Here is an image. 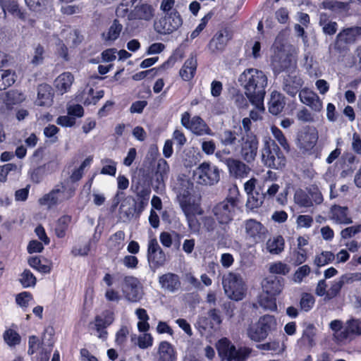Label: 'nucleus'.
Instances as JSON below:
<instances>
[{"mask_svg": "<svg viewBox=\"0 0 361 361\" xmlns=\"http://www.w3.org/2000/svg\"><path fill=\"white\" fill-rule=\"evenodd\" d=\"M174 190L179 206L187 217L190 231L194 233L198 231L199 224L195 216L201 215L202 209L200 207V196L193 192L192 183L187 179L179 178L175 184Z\"/></svg>", "mask_w": 361, "mask_h": 361, "instance_id": "1", "label": "nucleus"}, {"mask_svg": "<svg viewBox=\"0 0 361 361\" xmlns=\"http://www.w3.org/2000/svg\"><path fill=\"white\" fill-rule=\"evenodd\" d=\"M238 81L243 86L247 99H264L267 78L263 72L254 68L247 69L241 73Z\"/></svg>", "mask_w": 361, "mask_h": 361, "instance_id": "2", "label": "nucleus"}, {"mask_svg": "<svg viewBox=\"0 0 361 361\" xmlns=\"http://www.w3.org/2000/svg\"><path fill=\"white\" fill-rule=\"evenodd\" d=\"M75 190L69 183H63L57 185L50 192L40 197L38 200V203L40 206H44L50 209L71 198L74 195Z\"/></svg>", "mask_w": 361, "mask_h": 361, "instance_id": "3", "label": "nucleus"}, {"mask_svg": "<svg viewBox=\"0 0 361 361\" xmlns=\"http://www.w3.org/2000/svg\"><path fill=\"white\" fill-rule=\"evenodd\" d=\"M216 348L222 361H245L250 352L247 348H236L226 338L219 340Z\"/></svg>", "mask_w": 361, "mask_h": 361, "instance_id": "4", "label": "nucleus"}, {"mask_svg": "<svg viewBox=\"0 0 361 361\" xmlns=\"http://www.w3.org/2000/svg\"><path fill=\"white\" fill-rule=\"evenodd\" d=\"M192 179L197 184L213 186L219 181V169L209 161H203L192 171Z\"/></svg>", "mask_w": 361, "mask_h": 361, "instance_id": "5", "label": "nucleus"}, {"mask_svg": "<svg viewBox=\"0 0 361 361\" xmlns=\"http://www.w3.org/2000/svg\"><path fill=\"white\" fill-rule=\"evenodd\" d=\"M223 288L228 298L233 300H241L245 295V285L240 275L228 273L223 277Z\"/></svg>", "mask_w": 361, "mask_h": 361, "instance_id": "6", "label": "nucleus"}, {"mask_svg": "<svg viewBox=\"0 0 361 361\" xmlns=\"http://www.w3.org/2000/svg\"><path fill=\"white\" fill-rule=\"evenodd\" d=\"M263 164L273 169L279 170L285 167L286 158L274 142H265L261 152Z\"/></svg>", "mask_w": 361, "mask_h": 361, "instance_id": "7", "label": "nucleus"}, {"mask_svg": "<svg viewBox=\"0 0 361 361\" xmlns=\"http://www.w3.org/2000/svg\"><path fill=\"white\" fill-rule=\"evenodd\" d=\"M235 207H236L235 199L228 197L216 204L212 209V213L219 224L228 225L234 217Z\"/></svg>", "mask_w": 361, "mask_h": 361, "instance_id": "8", "label": "nucleus"}, {"mask_svg": "<svg viewBox=\"0 0 361 361\" xmlns=\"http://www.w3.org/2000/svg\"><path fill=\"white\" fill-rule=\"evenodd\" d=\"M180 123L185 129L190 130L192 134L197 136L212 135V131L209 126L201 117L195 116L190 118L189 112H183L181 114Z\"/></svg>", "mask_w": 361, "mask_h": 361, "instance_id": "9", "label": "nucleus"}, {"mask_svg": "<svg viewBox=\"0 0 361 361\" xmlns=\"http://www.w3.org/2000/svg\"><path fill=\"white\" fill-rule=\"evenodd\" d=\"M243 231L245 239L255 243H259L266 238L267 228L256 219H249L243 221Z\"/></svg>", "mask_w": 361, "mask_h": 361, "instance_id": "10", "label": "nucleus"}, {"mask_svg": "<svg viewBox=\"0 0 361 361\" xmlns=\"http://www.w3.org/2000/svg\"><path fill=\"white\" fill-rule=\"evenodd\" d=\"M121 291L124 299L130 302H139L142 298V285L137 278L132 276L123 278Z\"/></svg>", "mask_w": 361, "mask_h": 361, "instance_id": "11", "label": "nucleus"}, {"mask_svg": "<svg viewBox=\"0 0 361 361\" xmlns=\"http://www.w3.org/2000/svg\"><path fill=\"white\" fill-rule=\"evenodd\" d=\"M182 25V20L177 11H172L154 24L155 31L161 35L171 34Z\"/></svg>", "mask_w": 361, "mask_h": 361, "instance_id": "12", "label": "nucleus"}, {"mask_svg": "<svg viewBox=\"0 0 361 361\" xmlns=\"http://www.w3.org/2000/svg\"><path fill=\"white\" fill-rule=\"evenodd\" d=\"M258 152V140L253 133H247L241 137L240 156L247 164L254 161Z\"/></svg>", "mask_w": 361, "mask_h": 361, "instance_id": "13", "label": "nucleus"}, {"mask_svg": "<svg viewBox=\"0 0 361 361\" xmlns=\"http://www.w3.org/2000/svg\"><path fill=\"white\" fill-rule=\"evenodd\" d=\"M114 322V312L106 310L97 315L94 318V321L90 323V329L94 331V334L97 337L105 339L106 338L107 332L105 330L107 326L112 324Z\"/></svg>", "mask_w": 361, "mask_h": 361, "instance_id": "14", "label": "nucleus"}, {"mask_svg": "<svg viewBox=\"0 0 361 361\" xmlns=\"http://www.w3.org/2000/svg\"><path fill=\"white\" fill-rule=\"evenodd\" d=\"M293 200L298 207L308 208L312 207L313 204H320L323 201V197L321 192L317 190L308 193L300 189L295 191Z\"/></svg>", "mask_w": 361, "mask_h": 361, "instance_id": "15", "label": "nucleus"}, {"mask_svg": "<svg viewBox=\"0 0 361 361\" xmlns=\"http://www.w3.org/2000/svg\"><path fill=\"white\" fill-rule=\"evenodd\" d=\"M147 259L157 267L163 266L166 262V255L155 238H150L148 241Z\"/></svg>", "mask_w": 361, "mask_h": 361, "instance_id": "16", "label": "nucleus"}, {"mask_svg": "<svg viewBox=\"0 0 361 361\" xmlns=\"http://www.w3.org/2000/svg\"><path fill=\"white\" fill-rule=\"evenodd\" d=\"M309 244V237L300 236L296 239V247L291 253L292 263L295 266L302 264L307 261V249L305 248Z\"/></svg>", "mask_w": 361, "mask_h": 361, "instance_id": "17", "label": "nucleus"}, {"mask_svg": "<svg viewBox=\"0 0 361 361\" xmlns=\"http://www.w3.org/2000/svg\"><path fill=\"white\" fill-rule=\"evenodd\" d=\"M298 97L300 102L310 107L312 111L318 113L322 110V101L314 91L307 88L302 89Z\"/></svg>", "mask_w": 361, "mask_h": 361, "instance_id": "18", "label": "nucleus"}, {"mask_svg": "<svg viewBox=\"0 0 361 361\" xmlns=\"http://www.w3.org/2000/svg\"><path fill=\"white\" fill-rule=\"evenodd\" d=\"M302 79H301L296 71H293L284 78V82H283V90L289 96L295 97L296 94L302 86Z\"/></svg>", "mask_w": 361, "mask_h": 361, "instance_id": "19", "label": "nucleus"}, {"mask_svg": "<svg viewBox=\"0 0 361 361\" xmlns=\"http://www.w3.org/2000/svg\"><path fill=\"white\" fill-rule=\"evenodd\" d=\"M317 140L318 132L316 128L309 127L298 137V145L305 151H310L316 145Z\"/></svg>", "mask_w": 361, "mask_h": 361, "instance_id": "20", "label": "nucleus"}, {"mask_svg": "<svg viewBox=\"0 0 361 361\" xmlns=\"http://www.w3.org/2000/svg\"><path fill=\"white\" fill-rule=\"evenodd\" d=\"M154 16V8L147 4H136L134 9L130 10V20H140L150 21Z\"/></svg>", "mask_w": 361, "mask_h": 361, "instance_id": "21", "label": "nucleus"}, {"mask_svg": "<svg viewBox=\"0 0 361 361\" xmlns=\"http://www.w3.org/2000/svg\"><path fill=\"white\" fill-rule=\"evenodd\" d=\"M231 39V35L226 30L216 33L209 43V51L212 53H220L225 49L226 45Z\"/></svg>", "mask_w": 361, "mask_h": 361, "instance_id": "22", "label": "nucleus"}, {"mask_svg": "<svg viewBox=\"0 0 361 361\" xmlns=\"http://www.w3.org/2000/svg\"><path fill=\"white\" fill-rule=\"evenodd\" d=\"M273 66L276 71H288L295 68V61L283 51L273 56Z\"/></svg>", "mask_w": 361, "mask_h": 361, "instance_id": "23", "label": "nucleus"}, {"mask_svg": "<svg viewBox=\"0 0 361 361\" xmlns=\"http://www.w3.org/2000/svg\"><path fill=\"white\" fill-rule=\"evenodd\" d=\"M283 288V279L277 277H267L262 281V290L269 296L276 297Z\"/></svg>", "mask_w": 361, "mask_h": 361, "instance_id": "24", "label": "nucleus"}, {"mask_svg": "<svg viewBox=\"0 0 361 361\" xmlns=\"http://www.w3.org/2000/svg\"><path fill=\"white\" fill-rule=\"evenodd\" d=\"M361 37V27H353L346 28L339 32L337 35V40H336V46L338 48L342 44H352L357 40Z\"/></svg>", "mask_w": 361, "mask_h": 361, "instance_id": "25", "label": "nucleus"}, {"mask_svg": "<svg viewBox=\"0 0 361 361\" xmlns=\"http://www.w3.org/2000/svg\"><path fill=\"white\" fill-rule=\"evenodd\" d=\"M226 165H227L230 174L236 178H245L250 171V169L247 165L235 159H227L226 160Z\"/></svg>", "mask_w": 361, "mask_h": 361, "instance_id": "26", "label": "nucleus"}, {"mask_svg": "<svg viewBox=\"0 0 361 361\" xmlns=\"http://www.w3.org/2000/svg\"><path fill=\"white\" fill-rule=\"evenodd\" d=\"M361 336V319L351 318L344 323L343 333L341 338H345V341L352 340Z\"/></svg>", "mask_w": 361, "mask_h": 361, "instance_id": "27", "label": "nucleus"}, {"mask_svg": "<svg viewBox=\"0 0 361 361\" xmlns=\"http://www.w3.org/2000/svg\"><path fill=\"white\" fill-rule=\"evenodd\" d=\"M330 219L333 222L339 224H350L352 223L351 217L349 216L347 207L340 205H333L330 209Z\"/></svg>", "mask_w": 361, "mask_h": 361, "instance_id": "28", "label": "nucleus"}, {"mask_svg": "<svg viewBox=\"0 0 361 361\" xmlns=\"http://www.w3.org/2000/svg\"><path fill=\"white\" fill-rule=\"evenodd\" d=\"M51 104H53V90H51V86L47 84H42L38 86L36 105L49 106Z\"/></svg>", "mask_w": 361, "mask_h": 361, "instance_id": "29", "label": "nucleus"}, {"mask_svg": "<svg viewBox=\"0 0 361 361\" xmlns=\"http://www.w3.org/2000/svg\"><path fill=\"white\" fill-rule=\"evenodd\" d=\"M159 283L161 288L170 293H174L180 287L179 277L172 273H166L159 276Z\"/></svg>", "mask_w": 361, "mask_h": 361, "instance_id": "30", "label": "nucleus"}, {"mask_svg": "<svg viewBox=\"0 0 361 361\" xmlns=\"http://www.w3.org/2000/svg\"><path fill=\"white\" fill-rule=\"evenodd\" d=\"M196 71L197 59L191 56L183 63V67L179 71V76L185 81H190L195 77Z\"/></svg>", "mask_w": 361, "mask_h": 361, "instance_id": "31", "label": "nucleus"}, {"mask_svg": "<svg viewBox=\"0 0 361 361\" xmlns=\"http://www.w3.org/2000/svg\"><path fill=\"white\" fill-rule=\"evenodd\" d=\"M73 75L69 72H64L55 79V87L60 94H63L68 92L73 82Z\"/></svg>", "mask_w": 361, "mask_h": 361, "instance_id": "32", "label": "nucleus"}, {"mask_svg": "<svg viewBox=\"0 0 361 361\" xmlns=\"http://www.w3.org/2000/svg\"><path fill=\"white\" fill-rule=\"evenodd\" d=\"M159 361H176L177 357L174 348L167 341H162L157 349Z\"/></svg>", "mask_w": 361, "mask_h": 361, "instance_id": "33", "label": "nucleus"}, {"mask_svg": "<svg viewBox=\"0 0 361 361\" xmlns=\"http://www.w3.org/2000/svg\"><path fill=\"white\" fill-rule=\"evenodd\" d=\"M254 326L260 328V329L273 333L276 331L277 322L274 316L264 314L258 319L257 323Z\"/></svg>", "mask_w": 361, "mask_h": 361, "instance_id": "34", "label": "nucleus"}, {"mask_svg": "<svg viewBox=\"0 0 361 361\" xmlns=\"http://www.w3.org/2000/svg\"><path fill=\"white\" fill-rule=\"evenodd\" d=\"M285 106V99L283 94L274 91L271 95V100H269V113L274 115H278L283 110Z\"/></svg>", "mask_w": 361, "mask_h": 361, "instance_id": "35", "label": "nucleus"}, {"mask_svg": "<svg viewBox=\"0 0 361 361\" xmlns=\"http://www.w3.org/2000/svg\"><path fill=\"white\" fill-rule=\"evenodd\" d=\"M283 246H285V241L280 235L274 236L267 241V250L271 255H276L282 252Z\"/></svg>", "mask_w": 361, "mask_h": 361, "instance_id": "36", "label": "nucleus"}, {"mask_svg": "<svg viewBox=\"0 0 361 361\" xmlns=\"http://www.w3.org/2000/svg\"><path fill=\"white\" fill-rule=\"evenodd\" d=\"M140 0H123L120 3L116 8V16L119 18H128L129 20V13L133 11L135 5L139 4Z\"/></svg>", "mask_w": 361, "mask_h": 361, "instance_id": "37", "label": "nucleus"}, {"mask_svg": "<svg viewBox=\"0 0 361 361\" xmlns=\"http://www.w3.org/2000/svg\"><path fill=\"white\" fill-rule=\"evenodd\" d=\"M0 5H1L4 16H6V13H8L14 17H17L22 20L25 19V13L19 10L18 5L16 1H6L0 0Z\"/></svg>", "mask_w": 361, "mask_h": 361, "instance_id": "38", "label": "nucleus"}, {"mask_svg": "<svg viewBox=\"0 0 361 361\" xmlns=\"http://www.w3.org/2000/svg\"><path fill=\"white\" fill-rule=\"evenodd\" d=\"M135 315L138 319V323H137V329L139 332H147L150 329V325L149 324V316L146 310L143 308H137L135 310Z\"/></svg>", "mask_w": 361, "mask_h": 361, "instance_id": "39", "label": "nucleus"}, {"mask_svg": "<svg viewBox=\"0 0 361 361\" xmlns=\"http://www.w3.org/2000/svg\"><path fill=\"white\" fill-rule=\"evenodd\" d=\"M71 221V216L63 215L58 219L55 226V235L59 238H63L68 230L69 224Z\"/></svg>", "mask_w": 361, "mask_h": 361, "instance_id": "40", "label": "nucleus"}, {"mask_svg": "<svg viewBox=\"0 0 361 361\" xmlns=\"http://www.w3.org/2000/svg\"><path fill=\"white\" fill-rule=\"evenodd\" d=\"M263 99H249L250 102L254 105V109L250 111V119L257 121H261L262 116H263L264 111L265 109L263 105Z\"/></svg>", "mask_w": 361, "mask_h": 361, "instance_id": "41", "label": "nucleus"}, {"mask_svg": "<svg viewBox=\"0 0 361 361\" xmlns=\"http://www.w3.org/2000/svg\"><path fill=\"white\" fill-rule=\"evenodd\" d=\"M25 101V96L20 92L11 90L5 95L4 103L7 108L11 109L14 105L19 104Z\"/></svg>", "mask_w": 361, "mask_h": 361, "instance_id": "42", "label": "nucleus"}, {"mask_svg": "<svg viewBox=\"0 0 361 361\" xmlns=\"http://www.w3.org/2000/svg\"><path fill=\"white\" fill-rule=\"evenodd\" d=\"M324 8L331 10L336 13L345 14L349 11V3L327 0L324 1Z\"/></svg>", "mask_w": 361, "mask_h": 361, "instance_id": "43", "label": "nucleus"}, {"mask_svg": "<svg viewBox=\"0 0 361 361\" xmlns=\"http://www.w3.org/2000/svg\"><path fill=\"white\" fill-rule=\"evenodd\" d=\"M122 30V25L117 20L113 21L106 32L103 33V39L106 42H112L119 37L120 32Z\"/></svg>", "mask_w": 361, "mask_h": 361, "instance_id": "44", "label": "nucleus"}, {"mask_svg": "<svg viewBox=\"0 0 361 361\" xmlns=\"http://www.w3.org/2000/svg\"><path fill=\"white\" fill-rule=\"evenodd\" d=\"M271 334V332L267 330L264 331L255 325L249 326V329H247V334L250 339L256 342H261L264 341Z\"/></svg>", "mask_w": 361, "mask_h": 361, "instance_id": "45", "label": "nucleus"}, {"mask_svg": "<svg viewBox=\"0 0 361 361\" xmlns=\"http://www.w3.org/2000/svg\"><path fill=\"white\" fill-rule=\"evenodd\" d=\"M16 82V73L11 70L0 68V90L11 86Z\"/></svg>", "mask_w": 361, "mask_h": 361, "instance_id": "46", "label": "nucleus"}, {"mask_svg": "<svg viewBox=\"0 0 361 361\" xmlns=\"http://www.w3.org/2000/svg\"><path fill=\"white\" fill-rule=\"evenodd\" d=\"M169 171L170 166H169L168 162L166 160L163 159L157 160V171H155L157 182L164 183L168 178Z\"/></svg>", "mask_w": 361, "mask_h": 361, "instance_id": "47", "label": "nucleus"}, {"mask_svg": "<svg viewBox=\"0 0 361 361\" xmlns=\"http://www.w3.org/2000/svg\"><path fill=\"white\" fill-rule=\"evenodd\" d=\"M319 25L327 35H332L336 32V23L330 21L326 13H320Z\"/></svg>", "mask_w": 361, "mask_h": 361, "instance_id": "48", "label": "nucleus"}, {"mask_svg": "<svg viewBox=\"0 0 361 361\" xmlns=\"http://www.w3.org/2000/svg\"><path fill=\"white\" fill-rule=\"evenodd\" d=\"M124 237L125 234L123 231H118L111 235L108 241L109 247L116 251L122 249V247H123Z\"/></svg>", "mask_w": 361, "mask_h": 361, "instance_id": "49", "label": "nucleus"}, {"mask_svg": "<svg viewBox=\"0 0 361 361\" xmlns=\"http://www.w3.org/2000/svg\"><path fill=\"white\" fill-rule=\"evenodd\" d=\"M269 271L272 274L286 276L289 274L290 267L281 261L271 262L269 265Z\"/></svg>", "mask_w": 361, "mask_h": 361, "instance_id": "50", "label": "nucleus"}, {"mask_svg": "<svg viewBox=\"0 0 361 361\" xmlns=\"http://www.w3.org/2000/svg\"><path fill=\"white\" fill-rule=\"evenodd\" d=\"M29 266L37 270L42 274H48L51 271V265L50 262L42 264L39 258L37 257H30L28 259Z\"/></svg>", "mask_w": 361, "mask_h": 361, "instance_id": "51", "label": "nucleus"}, {"mask_svg": "<svg viewBox=\"0 0 361 361\" xmlns=\"http://www.w3.org/2000/svg\"><path fill=\"white\" fill-rule=\"evenodd\" d=\"M311 273V268L309 265H303L298 268L295 273L292 274L291 280L295 284H300L303 279L307 278Z\"/></svg>", "mask_w": 361, "mask_h": 361, "instance_id": "52", "label": "nucleus"}, {"mask_svg": "<svg viewBox=\"0 0 361 361\" xmlns=\"http://www.w3.org/2000/svg\"><path fill=\"white\" fill-rule=\"evenodd\" d=\"M102 167L101 174L106 176H111L114 177L116 171H117V164L111 159H103L101 161Z\"/></svg>", "mask_w": 361, "mask_h": 361, "instance_id": "53", "label": "nucleus"}, {"mask_svg": "<svg viewBox=\"0 0 361 361\" xmlns=\"http://www.w3.org/2000/svg\"><path fill=\"white\" fill-rule=\"evenodd\" d=\"M334 260V255L330 251H322L315 256L314 263L317 267H324L327 265Z\"/></svg>", "mask_w": 361, "mask_h": 361, "instance_id": "54", "label": "nucleus"}, {"mask_svg": "<svg viewBox=\"0 0 361 361\" xmlns=\"http://www.w3.org/2000/svg\"><path fill=\"white\" fill-rule=\"evenodd\" d=\"M92 160L93 159H92L91 157L85 159L83 162H82L81 165H80L79 168L73 170V173H71V181L77 182L80 180V179H81L82 177V174H84L85 169L88 168L91 165Z\"/></svg>", "mask_w": 361, "mask_h": 361, "instance_id": "55", "label": "nucleus"}, {"mask_svg": "<svg viewBox=\"0 0 361 361\" xmlns=\"http://www.w3.org/2000/svg\"><path fill=\"white\" fill-rule=\"evenodd\" d=\"M169 67H170V62L166 61L164 63H163V65H161V67H159L158 68H152L149 71H141V72L133 75V80H134L135 81H140L149 75H152V77H154L156 75V74H157V71L165 70Z\"/></svg>", "mask_w": 361, "mask_h": 361, "instance_id": "56", "label": "nucleus"}, {"mask_svg": "<svg viewBox=\"0 0 361 361\" xmlns=\"http://www.w3.org/2000/svg\"><path fill=\"white\" fill-rule=\"evenodd\" d=\"M264 197L265 196L259 192L247 195V200L245 206L251 210L257 209L260 207L261 204L263 203Z\"/></svg>", "mask_w": 361, "mask_h": 361, "instance_id": "57", "label": "nucleus"}, {"mask_svg": "<svg viewBox=\"0 0 361 361\" xmlns=\"http://www.w3.org/2000/svg\"><path fill=\"white\" fill-rule=\"evenodd\" d=\"M258 348L263 350L273 351L276 355H280L283 353L285 350V345L279 344V341H271L266 343L258 345Z\"/></svg>", "mask_w": 361, "mask_h": 361, "instance_id": "58", "label": "nucleus"}, {"mask_svg": "<svg viewBox=\"0 0 361 361\" xmlns=\"http://www.w3.org/2000/svg\"><path fill=\"white\" fill-rule=\"evenodd\" d=\"M346 285L343 282H339L336 280L331 281L330 286L327 288L326 298V300H330L340 294L342 288Z\"/></svg>", "mask_w": 361, "mask_h": 361, "instance_id": "59", "label": "nucleus"}, {"mask_svg": "<svg viewBox=\"0 0 361 361\" xmlns=\"http://www.w3.org/2000/svg\"><path fill=\"white\" fill-rule=\"evenodd\" d=\"M330 329L333 331L334 338L338 342L345 341V338H341L340 336L343 334L344 329V324L339 319H335L330 323Z\"/></svg>", "mask_w": 361, "mask_h": 361, "instance_id": "60", "label": "nucleus"}, {"mask_svg": "<svg viewBox=\"0 0 361 361\" xmlns=\"http://www.w3.org/2000/svg\"><path fill=\"white\" fill-rule=\"evenodd\" d=\"M20 283L25 288L34 287L36 284V278L34 276L31 271L25 269L20 276Z\"/></svg>", "mask_w": 361, "mask_h": 361, "instance_id": "61", "label": "nucleus"}, {"mask_svg": "<svg viewBox=\"0 0 361 361\" xmlns=\"http://www.w3.org/2000/svg\"><path fill=\"white\" fill-rule=\"evenodd\" d=\"M335 280L345 285L360 282L361 272L346 273Z\"/></svg>", "mask_w": 361, "mask_h": 361, "instance_id": "62", "label": "nucleus"}, {"mask_svg": "<svg viewBox=\"0 0 361 361\" xmlns=\"http://www.w3.org/2000/svg\"><path fill=\"white\" fill-rule=\"evenodd\" d=\"M236 132L225 130L220 135V141L224 146H231L236 142Z\"/></svg>", "mask_w": 361, "mask_h": 361, "instance_id": "63", "label": "nucleus"}, {"mask_svg": "<svg viewBox=\"0 0 361 361\" xmlns=\"http://www.w3.org/2000/svg\"><path fill=\"white\" fill-rule=\"evenodd\" d=\"M3 338H4L5 343L11 347L18 345L20 341L18 334L11 329L5 331L4 334H3Z\"/></svg>", "mask_w": 361, "mask_h": 361, "instance_id": "64", "label": "nucleus"}]
</instances>
